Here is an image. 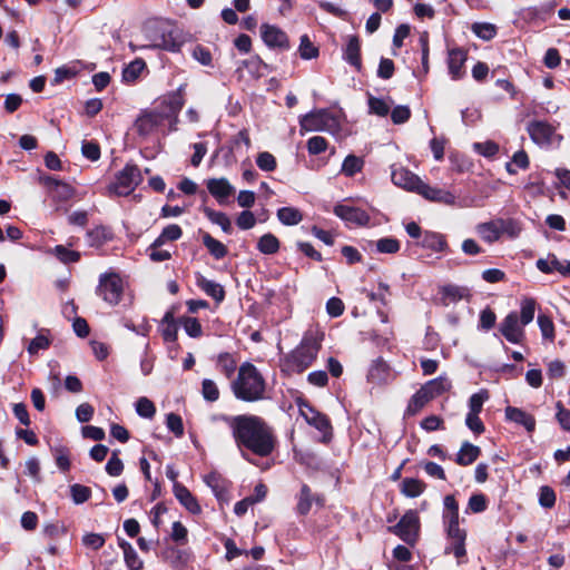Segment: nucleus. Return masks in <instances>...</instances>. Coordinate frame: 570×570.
<instances>
[{
    "label": "nucleus",
    "instance_id": "6ab92c4d",
    "mask_svg": "<svg viewBox=\"0 0 570 570\" xmlns=\"http://www.w3.org/2000/svg\"><path fill=\"white\" fill-rule=\"evenodd\" d=\"M206 187L209 194L218 202L224 205L228 198L235 193V187L228 181L227 178H209L206 181Z\"/></svg>",
    "mask_w": 570,
    "mask_h": 570
},
{
    "label": "nucleus",
    "instance_id": "a878e982",
    "mask_svg": "<svg viewBox=\"0 0 570 570\" xmlns=\"http://www.w3.org/2000/svg\"><path fill=\"white\" fill-rule=\"evenodd\" d=\"M296 500L295 511L299 515H306L311 511L313 502L322 504V499L314 495L307 484H302L299 492L296 494Z\"/></svg>",
    "mask_w": 570,
    "mask_h": 570
},
{
    "label": "nucleus",
    "instance_id": "9b49d317",
    "mask_svg": "<svg viewBox=\"0 0 570 570\" xmlns=\"http://www.w3.org/2000/svg\"><path fill=\"white\" fill-rule=\"evenodd\" d=\"M298 406L299 413L305 419V421L323 433L324 442L328 441L332 436V425L328 417L316 411L306 402L299 403Z\"/></svg>",
    "mask_w": 570,
    "mask_h": 570
},
{
    "label": "nucleus",
    "instance_id": "338daca9",
    "mask_svg": "<svg viewBox=\"0 0 570 570\" xmlns=\"http://www.w3.org/2000/svg\"><path fill=\"white\" fill-rule=\"evenodd\" d=\"M49 346L50 340L46 335L39 334L30 341L27 351L30 355H36L39 351L47 350Z\"/></svg>",
    "mask_w": 570,
    "mask_h": 570
},
{
    "label": "nucleus",
    "instance_id": "473e14b6",
    "mask_svg": "<svg viewBox=\"0 0 570 570\" xmlns=\"http://www.w3.org/2000/svg\"><path fill=\"white\" fill-rule=\"evenodd\" d=\"M431 400L443 394L451 389V382L446 376H439L430 380L422 386Z\"/></svg>",
    "mask_w": 570,
    "mask_h": 570
},
{
    "label": "nucleus",
    "instance_id": "4d7b16f0",
    "mask_svg": "<svg viewBox=\"0 0 570 570\" xmlns=\"http://www.w3.org/2000/svg\"><path fill=\"white\" fill-rule=\"evenodd\" d=\"M472 31L476 37L483 40H491L497 35V29L493 24L488 22H476L472 26Z\"/></svg>",
    "mask_w": 570,
    "mask_h": 570
},
{
    "label": "nucleus",
    "instance_id": "0e129e2a",
    "mask_svg": "<svg viewBox=\"0 0 570 570\" xmlns=\"http://www.w3.org/2000/svg\"><path fill=\"white\" fill-rule=\"evenodd\" d=\"M136 412L141 417L151 419L156 413V407L149 399L140 397L136 402Z\"/></svg>",
    "mask_w": 570,
    "mask_h": 570
},
{
    "label": "nucleus",
    "instance_id": "a19ab883",
    "mask_svg": "<svg viewBox=\"0 0 570 570\" xmlns=\"http://www.w3.org/2000/svg\"><path fill=\"white\" fill-rule=\"evenodd\" d=\"M365 161L362 157L354 154H350L343 160L341 173L346 177H353L357 173H361L364 168Z\"/></svg>",
    "mask_w": 570,
    "mask_h": 570
},
{
    "label": "nucleus",
    "instance_id": "412c9836",
    "mask_svg": "<svg viewBox=\"0 0 570 570\" xmlns=\"http://www.w3.org/2000/svg\"><path fill=\"white\" fill-rule=\"evenodd\" d=\"M43 183L48 187L53 200L63 203L71 199L75 195V188L71 185L60 181L53 177L45 178Z\"/></svg>",
    "mask_w": 570,
    "mask_h": 570
},
{
    "label": "nucleus",
    "instance_id": "8fccbe9b",
    "mask_svg": "<svg viewBox=\"0 0 570 570\" xmlns=\"http://www.w3.org/2000/svg\"><path fill=\"white\" fill-rule=\"evenodd\" d=\"M51 253L63 264L76 263L80 259V253L72 250L63 245H57Z\"/></svg>",
    "mask_w": 570,
    "mask_h": 570
},
{
    "label": "nucleus",
    "instance_id": "f704fd0d",
    "mask_svg": "<svg viewBox=\"0 0 570 570\" xmlns=\"http://www.w3.org/2000/svg\"><path fill=\"white\" fill-rule=\"evenodd\" d=\"M154 48L164 49L167 51L176 52L180 48V43L177 41L173 31H163L154 38L151 45Z\"/></svg>",
    "mask_w": 570,
    "mask_h": 570
},
{
    "label": "nucleus",
    "instance_id": "e433bc0d",
    "mask_svg": "<svg viewBox=\"0 0 570 570\" xmlns=\"http://www.w3.org/2000/svg\"><path fill=\"white\" fill-rule=\"evenodd\" d=\"M203 213L210 223L218 225L224 233L232 234V222L225 213L212 209L209 207H204Z\"/></svg>",
    "mask_w": 570,
    "mask_h": 570
},
{
    "label": "nucleus",
    "instance_id": "72a5a7b5",
    "mask_svg": "<svg viewBox=\"0 0 570 570\" xmlns=\"http://www.w3.org/2000/svg\"><path fill=\"white\" fill-rule=\"evenodd\" d=\"M111 238V230L105 226H97L87 232V243L90 247H100Z\"/></svg>",
    "mask_w": 570,
    "mask_h": 570
},
{
    "label": "nucleus",
    "instance_id": "f3484780",
    "mask_svg": "<svg viewBox=\"0 0 570 570\" xmlns=\"http://www.w3.org/2000/svg\"><path fill=\"white\" fill-rule=\"evenodd\" d=\"M393 379L390 365L382 357L373 361L367 372V381L371 384L381 386L391 383Z\"/></svg>",
    "mask_w": 570,
    "mask_h": 570
},
{
    "label": "nucleus",
    "instance_id": "b1692460",
    "mask_svg": "<svg viewBox=\"0 0 570 570\" xmlns=\"http://www.w3.org/2000/svg\"><path fill=\"white\" fill-rule=\"evenodd\" d=\"M175 498L179 501V503L190 513L199 514L202 512V508L197 501V499L193 495V493L181 483L175 482L174 487Z\"/></svg>",
    "mask_w": 570,
    "mask_h": 570
},
{
    "label": "nucleus",
    "instance_id": "f8f14e48",
    "mask_svg": "<svg viewBox=\"0 0 570 570\" xmlns=\"http://www.w3.org/2000/svg\"><path fill=\"white\" fill-rule=\"evenodd\" d=\"M391 178L395 186L419 194L423 180L405 167L393 165Z\"/></svg>",
    "mask_w": 570,
    "mask_h": 570
},
{
    "label": "nucleus",
    "instance_id": "37998d69",
    "mask_svg": "<svg viewBox=\"0 0 570 570\" xmlns=\"http://www.w3.org/2000/svg\"><path fill=\"white\" fill-rule=\"evenodd\" d=\"M370 246H375L377 253L395 254L400 250L401 244L394 237H383L376 242H368Z\"/></svg>",
    "mask_w": 570,
    "mask_h": 570
},
{
    "label": "nucleus",
    "instance_id": "c756f323",
    "mask_svg": "<svg viewBox=\"0 0 570 570\" xmlns=\"http://www.w3.org/2000/svg\"><path fill=\"white\" fill-rule=\"evenodd\" d=\"M160 333L167 344H174L177 341L178 326L171 311L164 315L160 322Z\"/></svg>",
    "mask_w": 570,
    "mask_h": 570
},
{
    "label": "nucleus",
    "instance_id": "39448f33",
    "mask_svg": "<svg viewBox=\"0 0 570 570\" xmlns=\"http://www.w3.org/2000/svg\"><path fill=\"white\" fill-rule=\"evenodd\" d=\"M299 126L305 131H327L336 134L340 130L337 116L327 109H317L303 115L299 118Z\"/></svg>",
    "mask_w": 570,
    "mask_h": 570
},
{
    "label": "nucleus",
    "instance_id": "cd10ccee",
    "mask_svg": "<svg viewBox=\"0 0 570 570\" xmlns=\"http://www.w3.org/2000/svg\"><path fill=\"white\" fill-rule=\"evenodd\" d=\"M196 284L206 295L214 298L216 303H222L224 301L225 289L219 283L207 279L205 276L197 274Z\"/></svg>",
    "mask_w": 570,
    "mask_h": 570
},
{
    "label": "nucleus",
    "instance_id": "69168bd1",
    "mask_svg": "<svg viewBox=\"0 0 570 570\" xmlns=\"http://www.w3.org/2000/svg\"><path fill=\"white\" fill-rule=\"evenodd\" d=\"M465 291V288L456 285H446L442 288V296L444 301L453 303L462 299Z\"/></svg>",
    "mask_w": 570,
    "mask_h": 570
},
{
    "label": "nucleus",
    "instance_id": "f03ea898",
    "mask_svg": "<svg viewBox=\"0 0 570 570\" xmlns=\"http://www.w3.org/2000/svg\"><path fill=\"white\" fill-rule=\"evenodd\" d=\"M232 391L237 400L257 402L265 397L266 383L263 375L249 362H244L232 382Z\"/></svg>",
    "mask_w": 570,
    "mask_h": 570
},
{
    "label": "nucleus",
    "instance_id": "c85d7f7f",
    "mask_svg": "<svg viewBox=\"0 0 570 570\" xmlns=\"http://www.w3.org/2000/svg\"><path fill=\"white\" fill-rule=\"evenodd\" d=\"M475 232L488 244H493L501 238L498 219L478 224Z\"/></svg>",
    "mask_w": 570,
    "mask_h": 570
},
{
    "label": "nucleus",
    "instance_id": "0eeeda50",
    "mask_svg": "<svg viewBox=\"0 0 570 570\" xmlns=\"http://www.w3.org/2000/svg\"><path fill=\"white\" fill-rule=\"evenodd\" d=\"M142 181V176L139 168L136 165L127 164L122 170H120L116 180L108 187L109 194L117 196H128L136 187Z\"/></svg>",
    "mask_w": 570,
    "mask_h": 570
},
{
    "label": "nucleus",
    "instance_id": "e2e57ef3",
    "mask_svg": "<svg viewBox=\"0 0 570 570\" xmlns=\"http://www.w3.org/2000/svg\"><path fill=\"white\" fill-rule=\"evenodd\" d=\"M442 525L444 532L462 529L459 512L442 511Z\"/></svg>",
    "mask_w": 570,
    "mask_h": 570
},
{
    "label": "nucleus",
    "instance_id": "4be33fe9",
    "mask_svg": "<svg viewBox=\"0 0 570 570\" xmlns=\"http://www.w3.org/2000/svg\"><path fill=\"white\" fill-rule=\"evenodd\" d=\"M164 119L160 117L158 111L142 112L135 122V128L140 136H148L156 130L158 126L163 124Z\"/></svg>",
    "mask_w": 570,
    "mask_h": 570
},
{
    "label": "nucleus",
    "instance_id": "3c124183",
    "mask_svg": "<svg viewBox=\"0 0 570 570\" xmlns=\"http://www.w3.org/2000/svg\"><path fill=\"white\" fill-rule=\"evenodd\" d=\"M217 366L227 379H232L236 371V361L229 353H222L217 358Z\"/></svg>",
    "mask_w": 570,
    "mask_h": 570
},
{
    "label": "nucleus",
    "instance_id": "c03bdc74",
    "mask_svg": "<svg viewBox=\"0 0 570 570\" xmlns=\"http://www.w3.org/2000/svg\"><path fill=\"white\" fill-rule=\"evenodd\" d=\"M257 249L265 255H273L279 249V240L271 233L264 234L258 239Z\"/></svg>",
    "mask_w": 570,
    "mask_h": 570
},
{
    "label": "nucleus",
    "instance_id": "4468645a",
    "mask_svg": "<svg viewBox=\"0 0 570 570\" xmlns=\"http://www.w3.org/2000/svg\"><path fill=\"white\" fill-rule=\"evenodd\" d=\"M333 212L347 225L365 226L370 223V215L364 209L350 204H337Z\"/></svg>",
    "mask_w": 570,
    "mask_h": 570
},
{
    "label": "nucleus",
    "instance_id": "774afa93",
    "mask_svg": "<svg viewBox=\"0 0 570 570\" xmlns=\"http://www.w3.org/2000/svg\"><path fill=\"white\" fill-rule=\"evenodd\" d=\"M538 325L544 338H548L550 341L554 338V325L549 316L540 314L538 316Z\"/></svg>",
    "mask_w": 570,
    "mask_h": 570
},
{
    "label": "nucleus",
    "instance_id": "20e7f679",
    "mask_svg": "<svg viewBox=\"0 0 570 570\" xmlns=\"http://www.w3.org/2000/svg\"><path fill=\"white\" fill-rule=\"evenodd\" d=\"M419 195L431 202H436L449 206H458L460 208L481 207L483 205L479 198L470 196L458 198L452 191L432 187L424 181L421 185Z\"/></svg>",
    "mask_w": 570,
    "mask_h": 570
},
{
    "label": "nucleus",
    "instance_id": "79ce46f5",
    "mask_svg": "<svg viewBox=\"0 0 570 570\" xmlns=\"http://www.w3.org/2000/svg\"><path fill=\"white\" fill-rule=\"evenodd\" d=\"M278 220L285 226H295L303 220V214L295 207H282L277 210Z\"/></svg>",
    "mask_w": 570,
    "mask_h": 570
},
{
    "label": "nucleus",
    "instance_id": "603ef678",
    "mask_svg": "<svg viewBox=\"0 0 570 570\" xmlns=\"http://www.w3.org/2000/svg\"><path fill=\"white\" fill-rule=\"evenodd\" d=\"M179 324L184 327L186 334L193 338L200 337L203 334L202 325L195 317L183 316L179 318Z\"/></svg>",
    "mask_w": 570,
    "mask_h": 570
},
{
    "label": "nucleus",
    "instance_id": "864d4df0",
    "mask_svg": "<svg viewBox=\"0 0 570 570\" xmlns=\"http://www.w3.org/2000/svg\"><path fill=\"white\" fill-rule=\"evenodd\" d=\"M298 53L302 59L309 60L318 56V49L313 45L307 35L301 37Z\"/></svg>",
    "mask_w": 570,
    "mask_h": 570
},
{
    "label": "nucleus",
    "instance_id": "7c9ffc66",
    "mask_svg": "<svg viewBox=\"0 0 570 570\" xmlns=\"http://www.w3.org/2000/svg\"><path fill=\"white\" fill-rule=\"evenodd\" d=\"M118 544L124 552V559L129 570H141L144 562L137 554L132 546L124 539H118Z\"/></svg>",
    "mask_w": 570,
    "mask_h": 570
},
{
    "label": "nucleus",
    "instance_id": "c9c22d12",
    "mask_svg": "<svg viewBox=\"0 0 570 570\" xmlns=\"http://www.w3.org/2000/svg\"><path fill=\"white\" fill-rule=\"evenodd\" d=\"M426 484L415 478H404L400 484L401 493L407 498H416L421 495Z\"/></svg>",
    "mask_w": 570,
    "mask_h": 570
},
{
    "label": "nucleus",
    "instance_id": "de8ad7c7",
    "mask_svg": "<svg viewBox=\"0 0 570 570\" xmlns=\"http://www.w3.org/2000/svg\"><path fill=\"white\" fill-rule=\"evenodd\" d=\"M146 63L138 58L127 65L122 70V80L125 82H134L145 69Z\"/></svg>",
    "mask_w": 570,
    "mask_h": 570
},
{
    "label": "nucleus",
    "instance_id": "bf43d9fd",
    "mask_svg": "<svg viewBox=\"0 0 570 570\" xmlns=\"http://www.w3.org/2000/svg\"><path fill=\"white\" fill-rule=\"evenodd\" d=\"M513 166L520 169H527L529 167V157L524 150L517 151L512 161L507 164V170L509 174H517V169Z\"/></svg>",
    "mask_w": 570,
    "mask_h": 570
},
{
    "label": "nucleus",
    "instance_id": "423d86ee",
    "mask_svg": "<svg viewBox=\"0 0 570 570\" xmlns=\"http://www.w3.org/2000/svg\"><path fill=\"white\" fill-rule=\"evenodd\" d=\"M122 293L124 282L117 273H104L99 276L96 294L106 303L111 306L119 304L122 297Z\"/></svg>",
    "mask_w": 570,
    "mask_h": 570
},
{
    "label": "nucleus",
    "instance_id": "58836bf2",
    "mask_svg": "<svg viewBox=\"0 0 570 570\" xmlns=\"http://www.w3.org/2000/svg\"><path fill=\"white\" fill-rule=\"evenodd\" d=\"M420 245L434 252H443L446 248V240L443 235L434 232H425Z\"/></svg>",
    "mask_w": 570,
    "mask_h": 570
},
{
    "label": "nucleus",
    "instance_id": "1a4fd4ad",
    "mask_svg": "<svg viewBox=\"0 0 570 570\" xmlns=\"http://www.w3.org/2000/svg\"><path fill=\"white\" fill-rule=\"evenodd\" d=\"M445 534V546H444V554H452L456 559V564L462 566L468 562V552H466V530L460 529L454 531L444 532Z\"/></svg>",
    "mask_w": 570,
    "mask_h": 570
},
{
    "label": "nucleus",
    "instance_id": "393cba45",
    "mask_svg": "<svg viewBox=\"0 0 570 570\" xmlns=\"http://www.w3.org/2000/svg\"><path fill=\"white\" fill-rule=\"evenodd\" d=\"M537 268L546 274L558 272L562 276H570V261L561 262L556 255L550 254L548 258H540L537 261Z\"/></svg>",
    "mask_w": 570,
    "mask_h": 570
},
{
    "label": "nucleus",
    "instance_id": "2eb2a0df",
    "mask_svg": "<svg viewBox=\"0 0 570 570\" xmlns=\"http://www.w3.org/2000/svg\"><path fill=\"white\" fill-rule=\"evenodd\" d=\"M524 325H521L517 312L509 313L500 323L499 331L507 341L519 344L524 337Z\"/></svg>",
    "mask_w": 570,
    "mask_h": 570
},
{
    "label": "nucleus",
    "instance_id": "dca6fc26",
    "mask_svg": "<svg viewBox=\"0 0 570 570\" xmlns=\"http://www.w3.org/2000/svg\"><path fill=\"white\" fill-rule=\"evenodd\" d=\"M261 36L264 43L269 48H276L279 50L289 49L287 35L276 26L263 23L261 26Z\"/></svg>",
    "mask_w": 570,
    "mask_h": 570
},
{
    "label": "nucleus",
    "instance_id": "a18cd8bd",
    "mask_svg": "<svg viewBox=\"0 0 570 570\" xmlns=\"http://www.w3.org/2000/svg\"><path fill=\"white\" fill-rule=\"evenodd\" d=\"M537 303L532 297H524L520 303V322L521 325L530 324L534 318Z\"/></svg>",
    "mask_w": 570,
    "mask_h": 570
},
{
    "label": "nucleus",
    "instance_id": "680f3d73",
    "mask_svg": "<svg viewBox=\"0 0 570 570\" xmlns=\"http://www.w3.org/2000/svg\"><path fill=\"white\" fill-rule=\"evenodd\" d=\"M203 397L208 402H215L219 399V390L216 383L210 379H204L202 382Z\"/></svg>",
    "mask_w": 570,
    "mask_h": 570
},
{
    "label": "nucleus",
    "instance_id": "bb28decb",
    "mask_svg": "<svg viewBox=\"0 0 570 570\" xmlns=\"http://www.w3.org/2000/svg\"><path fill=\"white\" fill-rule=\"evenodd\" d=\"M507 420L514 422L525 428L528 432H533L535 429V419L533 415L527 413L522 409L514 406L505 407Z\"/></svg>",
    "mask_w": 570,
    "mask_h": 570
},
{
    "label": "nucleus",
    "instance_id": "f257e3e1",
    "mask_svg": "<svg viewBox=\"0 0 570 570\" xmlns=\"http://www.w3.org/2000/svg\"><path fill=\"white\" fill-rule=\"evenodd\" d=\"M223 421L230 430L232 436L243 459L250 462L247 451L258 456H268L275 448L272 428L259 416L253 414L214 416Z\"/></svg>",
    "mask_w": 570,
    "mask_h": 570
},
{
    "label": "nucleus",
    "instance_id": "9d476101",
    "mask_svg": "<svg viewBox=\"0 0 570 570\" xmlns=\"http://www.w3.org/2000/svg\"><path fill=\"white\" fill-rule=\"evenodd\" d=\"M184 89V86H180L176 91L165 96L155 108L164 120L174 118L175 122L177 121V116L185 104Z\"/></svg>",
    "mask_w": 570,
    "mask_h": 570
},
{
    "label": "nucleus",
    "instance_id": "a211bd4d",
    "mask_svg": "<svg viewBox=\"0 0 570 570\" xmlns=\"http://www.w3.org/2000/svg\"><path fill=\"white\" fill-rule=\"evenodd\" d=\"M203 480L219 502L227 503L229 501L230 482L220 473L213 471L204 475Z\"/></svg>",
    "mask_w": 570,
    "mask_h": 570
},
{
    "label": "nucleus",
    "instance_id": "09e8293b",
    "mask_svg": "<svg viewBox=\"0 0 570 570\" xmlns=\"http://www.w3.org/2000/svg\"><path fill=\"white\" fill-rule=\"evenodd\" d=\"M181 235H183V230L178 225H176V224L168 225L163 229L160 235L155 239V245L163 246L167 242H174V240L179 239L181 237Z\"/></svg>",
    "mask_w": 570,
    "mask_h": 570
},
{
    "label": "nucleus",
    "instance_id": "aec40b11",
    "mask_svg": "<svg viewBox=\"0 0 570 570\" xmlns=\"http://www.w3.org/2000/svg\"><path fill=\"white\" fill-rule=\"evenodd\" d=\"M466 51L461 48L449 50L448 69L453 80H460L465 76L464 63L466 61Z\"/></svg>",
    "mask_w": 570,
    "mask_h": 570
},
{
    "label": "nucleus",
    "instance_id": "ddd939ff",
    "mask_svg": "<svg viewBox=\"0 0 570 570\" xmlns=\"http://www.w3.org/2000/svg\"><path fill=\"white\" fill-rule=\"evenodd\" d=\"M527 131L534 144L549 147L556 135L554 127L543 120H533L528 124Z\"/></svg>",
    "mask_w": 570,
    "mask_h": 570
},
{
    "label": "nucleus",
    "instance_id": "49530a36",
    "mask_svg": "<svg viewBox=\"0 0 570 570\" xmlns=\"http://www.w3.org/2000/svg\"><path fill=\"white\" fill-rule=\"evenodd\" d=\"M431 401L430 396L425 392L423 387H421L419 391H416L413 396L411 397L406 413L410 415L416 414L423 406Z\"/></svg>",
    "mask_w": 570,
    "mask_h": 570
},
{
    "label": "nucleus",
    "instance_id": "6e6552de",
    "mask_svg": "<svg viewBox=\"0 0 570 570\" xmlns=\"http://www.w3.org/2000/svg\"><path fill=\"white\" fill-rule=\"evenodd\" d=\"M389 531L397 535L405 543L414 546L420 532L417 512L415 510L406 511L395 525L389 527Z\"/></svg>",
    "mask_w": 570,
    "mask_h": 570
},
{
    "label": "nucleus",
    "instance_id": "ea45409f",
    "mask_svg": "<svg viewBox=\"0 0 570 570\" xmlns=\"http://www.w3.org/2000/svg\"><path fill=\"white\" fill-rule=\"evenodd\" d=\"M245 68L255 78H262L273 71V68L265 63L259 57L254 56L244 61Z\"/></svg>",
    "mask_w": 570,
    "mask_h": 570
},
{
    "label": "nucleus",
    "instance_id": "5fc2aeb1",
    "mask_svg": "<svg viewBox=\"0 0 570 570\" xmlns=\"http://www.w3.org/2000/svg\"><path fill=\"white\" fill-rule=\"evenodd\" d=\"M501 236L508 235L510 238H517L521 233V225L514 219L498 218Z\"/></svg>",
    "mask_w": 570,
    "mask_h": 570
},
{
    "label": "nucleus",
    "instance_id": "2f4dec72",
    "mask_svg": "<svg viewBox=\"0 0 570 570\" xmlns=\"http://www.w3.org/2000/svg\"><path fill=\"white\" fill-rule=\"evenodd\" d=\"M480 453L481 450L479 446L470 442H464L456 454L455 462L463 466L470 465L479 458Z\"/></svg>",
    "mask_w": 570,
    "mask_h": 570
},
{
    "label": "nucleus",
    "instance_id": "4c0bfd02",
    "mask_svg": "<svg viewBox=\"0 0 570 570\" xmlns=\"http://www.w3.org/2000/svg\"><path fill=\"white\" fill-rule=\"evenodd\" d=\"M202 240H203L204 246L207 248L209 254L215 259H222L227 255V253H228L227 247L222 242L214 238L210 234L203 233Z\"/></svg>",
    "mask_w": 570,
    "mask_h": 570
},
{
    "label": "nucleus",
    "instance_id": "052dcab7",
    "mask_svg": "<svg viewBox=\"0 0 570 570\" xmlns=\"http://www.w3.org/2000/svg\"><path fill=\"white\" fill-rule=\"evenodd\" d=\"M488 399L489 393L487 390H481L480 392L472 394L469 400V413L480 414L483 404Z\"/></svg>",
    "mask_w": 570,
    "mask_h": 570
},
{
    "label": "nucleus",
    "instance_id": "6e6d98bb",
    "mask_svg": "<svg viewBox=\"0 0 570 570\" xmlns=\"http://www.w3.org/2000/svg\"><path fill=\"white\" fill-rule=\"evenodd\" d=\"M70 495L75 504H82L91 497L90 488L82 484L70 485Z\"/></svg>",
    "mask_w": 570,
    "mask_h": 570
},
{
    "label": "nucleus",
    "instance_id": "5701e85b",
    "mask_svg": "<svg viewBox=\"0 0 570 570\" xmlns=\"http://www.w3.org/2000/svg\"><path fill=\"white\" fill-rule=\"evenodd\" d=\"M343 59L356 70H361V42L357 36L350 35L345 38L343 48Z\"/></svg>",
    "mask_w": 570,
    "mask_h": 570
},
{
    "label": "nucleus",
    "instance_id": "7ed1b4c3",
    "mask_svg": "<svg viewBox=\"0 0 570 570\" xmlns=\"http://www.w3.org/2000/svg\"><path fill=\"white\" fill-rule=\"evenodd\" d=\"M321 343L313 335H305L301 344L284 358V368L292 373H302L316 360Z\"/></svg>",
    "mask_w": 570,
    "mask_h": 570
},
{
    "label": "nucleus",
    "instance_id": "13d9d810",
    "mask_svg": "<svg viewBox=\"0 0 570 570\" xmlns=\"http://www.w3.org/2000/svg\"><path fill=\"white\" fill-rule=\"evenodd\" d=\"M367 102H368L370 114H374L380 117H385L389 115L390 105L384 99L370 96Z\"/></svg>",
    "mask_w": 570,
    "mask_h": 570
}]
</instances>
